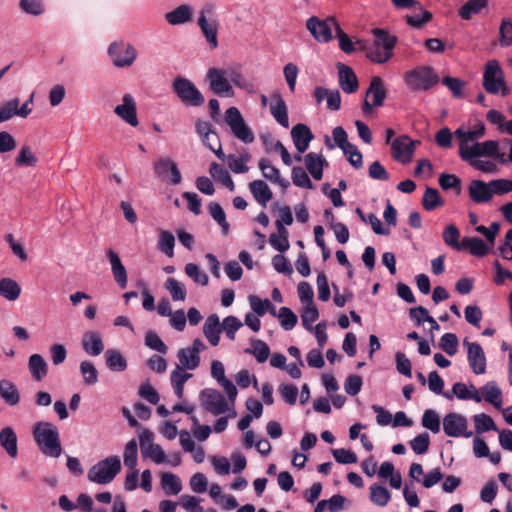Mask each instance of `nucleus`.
<instances>
[{"mask_svg": "<svg viewBox=\"0 0 512 512\" xmlns=\"http://www.w3.org/2000/svg\"><path fill=\"white\" fill-rule=\"evenodd\" d=\"M246 354L253 355L257 362L264 363L270 355L269 346L262 340L252 339L250 347L244 350Z\"/></svg>", "mask_w": 512, "mask_h": 512, "instance_id": "nucleus-43", "label": "nucleus"}, {"mask_svg": "<svg viewBox=\"0 0 512 512\" xmlns=\"http://www.w3.org/2000/svg\"><path fill=\"white\" fill-rule=\"evenodd\" d=\"M173 92L187 106L199 107L205 98L195 84L184 77H177L172 83Z\"/></svg>", "mask_w": 512, "mask_h": 512, "instance_id": "nucleus-8", "label": "nucleus"}, {"mask_svg": "<svg viewBox=\"0 0 512 512\" xmlns=\"http://www.w3.org/2000/svg\"><path fill=\"white\" fill-rule=\"evenodd\" d=\"M453 394L460 400H473L477 403L482 401V397L474 385H466L457 382L453 385Z\"/></svg>", "mask_w": 512, "mask_h": 512, "instance_id": "nucleus-38", "label": "nucleus"}, {"mask_svg": "<svg viewBox=\"0 0 512 512\" xmlns=\"http://www.w3.org/2000/svg\"><path fill=\"white\" fill-rule=\"evenodd\" d=\"M174 246V235L170 231L161 230L159 232L158 249L167 257L171 258L174 256Z\"/></svg>", "mask_w": 512, "mask_h": 512, "instance_id": "nucleus-50", "label": "nucleus"}, {"mask_svg": "<svg viewBox=\"0 0 512 512\" xmlns=\"http://www.w3.org/2000/svg\"><path fill=\"white\" fill-rule=\"evenodd\" d=\"M185 370L182 366L176 365L170 375L171 386L178 399L183 398L184 385L192 377V374Z\"/></svg>", "mask_w": 512, "mask_h": 512, "instance_id": "nucleus-31", "label": "nucleus"}, {"mask_svg": "<svg viewBox=\"0 0 512 512\" xmlns=\"http://www.w3.org/2000/svg\"><path fill=\"white\" fill-rule=\"evenodd\" d=\"M250 159L251 156L248 153L241 154L239 157L230 154L227 156V164L229 169L234 173H246L249 170L247 163Z\"/></svg>", "mask_w": 512, "mask_h": 512, "instance_id": "nucleus-49", "label": "nucleus"}, {"mask_svg": "<svg viewBox=\"0 0 512 512\" xmlns=\"http://www.w3.org/2000/svg\"><path fill=\"white\" fill-rule=\"evenodd\" d=\"M469 194L474 202H488L492 198L490 182L486 184L481 180H473L469 186Z\"/></svg>", "mask_w": 512, "mask_h": 512, "instance_id": "nucleus-33", "label": "nucleus"}, {"mask_svg": "<svg viewBox=\"0 0 512 512\" xmlns=\"http://www.w3.org/2000/svg\"><path fill=\"white\" fill-rule=\"evenodd\" d=\"M82 348L90 356H98L104 350L102 336L96 331H87L82 338Z\"/></svg>", "mask_w": 512, "mask_h": 512, "instance_id": "nucleus-28", "label": "nucleus"}, {"mask_svg": "<svg viewBox=\"0 0 512 512\" xmlns=\"http://www.w3.org/2000/svg\"><path fill=\"white\" fill-rule=\"evenodd\" d=\"M154 172L162 181L178 185L182 181L181 172L177 163L169 157H161L154 162Z\"/></svg>", "mask_w": 512, "mask_h": 512, "instance_id": "nucleus-15", "label": "nucleus"}, {"mask_svg": "<svg viewBox=\"0 0 512 512\" xmlns=\"http://www.w3.org/2000/svg\"><path fill=\"white\" fill-rule=\"evenodd\" d=\"M369 490L371 501L380 507L386 506L391 499L390 492L384 486L373 484Z\"/></svg>", "mask_w": 512, "mask_h": 512, "instance_id": "nucleus-52", "label": "nucleus"}, {"mask_svg": "<svg viewBox=\"0 0 512 512\" xmlns=\"http://www.w3.org/2000/svg\"><path fill=\"white\" fill-rule=\"evenodd\" d=\"M177 357L179 361L177 366H182L187 370H195L200 365V356L196 355L188 347L180 349Z\"/></svg>", "mask_w": 512, "mask_h": 512, "instance_id": "nucleus-46", "label": "nucleus"}, {"mask_svg": "<svg viewBox=\"0 0 512 512\" xmlns=\"http://www.w3.org/2000/svg\"><path fill=\"white\" fill-rule=\"evenodd\" d=\"M211 377L224 389L225 392H230L231 396L237 393L236 386L226 378L225 367L219 360H213L211 363Z\"/></svg>", "mask_w": 512, "mask_h": 512, "instance_id": "nucleus-30", "label": "nucleus"}, {"mask_svg": "<svg viewBox=\"0 0 512 512\" xmlns=\"http://www.w3.org/2000/svg\"><path fill=\"white\" fill-rule=\"evenodd\" d=\"M113 112L127 125L134 128L139 125L137 104L134 96L131 93H125L122 96L121 103L114 107Z\"/></svg>", "mask_w": 512, "mask_h": 512, "instance_id": "nucleus-16", "label": "nucleus"}, {"mask_svg": "<svg viewBox=\"0 0 512 512\" xmlns=\"http://www.w3.org/2000/svg\"><path fill=\"white\" fill-rule=\"evenodd\" d=\"M230 71H237L236 68L229 67L227 69H220L211 67L207 70L206 80L209 84V89L220 97H233L235 95L233 89V82L229 77Z\"/></svg>", "mask_w": 512, "mask_h": 512, "instance_id": "nucleus-7", "label": "nucleus"}, {"mask_svg": "<svg viewBox=\"0 0 512 512\" xmlns=\"http://www.w3.org/2000/svg\"><path fill=\"white\" fill-rule=\"evenodd\" d=\"M288 237L289 232L286 227L278 223L277 233L270 235L269 242L275 250L283 253L290 247Z\"/></svg>", "mask_w": 512, "mask_h": 512, "instance_id": "nucleus-44", "label": "nucleus"}, {"mask_svg": "<svg viewBox=\"0 0 512 512\" xmlns=\"http://www.w3.org/2000/svg\"><path fill=\"white\" fill-rule=\"evenodd\" d=\"M338 78H339V86L341 89L348 93H354L358 89V79L352 68L349 66L338 63Z\"/></svg>", "mask_w": 512, "mask_h": 512, "instance_id": "nucleus-23", "label": "nucleus"}, {"mask_svg": "<svg viewBox=\"0 0 512 512\" xmlns=\"http://www.w3.org/2000/svg\"><path fill=\"white\" fill-rule=\"evenodd\" d=\"M214 13V4L206 3L201 7L197 20L200 31L211 49H215L219 45L217 38L219 23L215 18Z\"/></svg>", "mask_w": 512, "mask_h": 512, "instance_id": "nucleus-6", "label": "nucleus"}, {"mask_svg": "<svg viewBox=\"0 0 512 512\" xmlns=\"http://www.w3.org/2000/svg\"><path fill=\"white\" fill-rule=\"evenodd\" d=\"M185 273L188 277H190L196 284L201 286H206L209 282L208 275L200 270L198 265L194 263H188L185 266Z\"/></svg>", "mask_w": 512, "mask_h": 512, "instance_id": "nucleus-62", "label": "nucleus"}, {"mask_svg": "<svg viewBox=\"0 0 512 512\" xmlns=\"http://www.w3.org/2000/svg\"><path fill=\"white\" fill-rule=\"evenodd\" d=\"M455 136L459 140V154L462 153L465 148L468 149L471 145L479 138H482L485 134V125L479 121L471 130H465L463 127H459L454 132Z\"/></svg>", "mask_w": 512, "mask_h": 512, "instance_id": "nucleus-20", "label": "nucleus"}, {"mask_svg": "<svg viewBox=\"0 0 512 512\" xmlns=\"http://www.w3.org/2000/svg\"><path fill=\"white\" fill-rule=\"evenodd\" d=\"M258 167L261 170L263 177L271 183L278 184L283 190L290 186V182L281 177L280 170L273 166L266 158L259 160Z\"/></svg>", "mask_w": 512, "mask_h": 512, "instance_id": "nucleus-26", "label": "nucleus"}, {"mask_svg": "<svg viewBox=\"0 0 512 512\" xmlns=\"http://www.w3.org/2000/svg\"><path fill=\"white\" fill-rule=\"evenodd\" d=\"M121 470V461L118 456H109L93 465L87 477L89 481L105 485L113 481Z\"/></svg>", "mask_w": 512, "mask_h": 512, "instance_id": "nucleus-5", "label": "nucleus"}, {"mask_svg": "<svg viewBox=\"0 0 512 512\" xmlns=\"http://www.w3.org/2000/svg\"><path fill=\"white\" fill-rule=\"evenodd\" d=\"M224 120L237 139L246 144L254 141V133L245 123V120L237 107L233 106L228 108L225 112Z\"/></svg>", "mask_w": 512, "mask_h": 512, "instance_id": "nucleus-12", "label": "nucleus"}, {"mask_svg": "<svg viewBox=\"0 0 512 512\" xmlns=\"http://www.w3.org/2000/svg\"><path fill=\"white\" fill-rule=\"evenodd\" d=\"M20 108V99L15 97L0 106V123L9 121L14 116L25 119Z\"/></svg>", "mask_w": 512, "mask_h": 512, "instance_id": "nucleus-39", "label": "nucleus"}, {"mask_svg": "<svg viewBox=\"0 0 512 512\" xmlns=\"http://www.w3.org/2000/svg\"><path fill=\"white\" fill-rule=\"evenodd\" d=\"M463 347L467 351V361L470 369L476 375H482L486 372L487 360L486 355L477 342H470L467 338L463 340Z\"/></svg>", "mask_w": 512, "mask_h": 512, "instance_id": "nucleus-17", "label": "nucleus"}, {"mask_svg": "<svg viewBox=\"0 0 512 512\" xmlns=\"http://www.w3.org/2000/svg\"><path fill=\"white\" fill-rule=\"evenodd\" d=\"M106 254L115 282L119 285L120 288H126L128 283V275L125 266L121 262L120 256L113 249H108Z\"/></svg>", "mask_w": 512, "mask_h": 512, "instance_id": "nucleus-22", "label": "nucleus"}, {"mask_svg": "<svg viewBox=\"0 0 512 512\" xmlns=\"http://www.w3.org/2000/svg\"><path fill=\"white\" fill-rule=\"evenodd\" d=\"M406 86L412 91H427L439 82V77L430 66H419L404 75Z\"/></svg>", "mask_w": 512, "mask_h": 512, "instance_id": "nucleus-4", "label": "nucleus"}, {"mask_svg": "<svg viewBox=\"0 0 512 512\" xmlns=\"http://www.w3.org/2000/svg\"><path fill=\"white\" fill-rule=\"evenodd\" d=\"M483 86L491 94L502 92L503 95H506L508 93L505 87L504 72L498 61L490 60L486 63L483 74Z\"/></svg>", "mask_w": 512, "mask_h": 512, "instance_id": "nucleus-10", "label": "nucleus"}, {"mask_svg": "<svg viewBox=\"0 0 512 512\" xmlns=\"http://www.w3.org/2000/svg\"><path fill=\"white\" fill-rule=\"evenodd\" d=\"M0 445L11 458L18 455L17 435L12 427L7 426L1 429Z\"/></svg>", "mask_w": 512, "mask_h": 512, "instance_id": "nucleus-34", "label": "nucleus"}, {"mask_svg": "<svg viewBox=\"0 0 512 512\" xmlns=\"http://www.w3.org/2000/svg\"><path fill=\"white\" fill-rule=\"evenodd\" d=\"M443 430L449 437H464L469 438L473 432L468 430L467 419L457 413H448L443 418Z\"/></svg>", "mask_w": 512, "mask_h": 512, "instance_id": "nucleus-18", "label": "nucleus"}, {"mask_svg": "<svg viewBox=\"0 0 512 512\" xmlns=\"http://www.w3.org/2000/svg\"><path fill=\"white\" fill-rule=\"evenodd\" d=\"M270 112L275 121L284 128L289 127L287 106L280 94L274 93L269 104Z\"/></svg>", "mask_w": 512, "mask_h": 512, "instance_id": "nucleus-24", "label": "nucleus"}, {"mask_svg": "<svg viewBox=\"0 0 512 512\" xmlns=\"http://www.w3.org/2000/svg\"><path fill=\"white\" fill-rule=\"evenodd\" d=\"M249 190L254 199L263 207H265L273 197L272 190L263 180H254L250 182Z\"/></svg>", "mask_w": 512, "mask_h": 512, "instance_id": "nucleus-32", "label": "nucleus"}, {"mask_svg": "<svg viewBox=\"0 0 512 512\" xmlns=\"http://www.w3.org/2000/svg\"><path fill=\"white\" fill-rule=\"evenodd\" d=\"M277 316L282 328L286 331L293 329L297 324L296 314L288 307H281Z\"/></svg>", "mask_w": 512, "mask_h": 512, "instance_id": "nucleus-64", "label": "nucleus"}, {"mask_svg": "<svg viewBox=\"0 0 512 512\" xmlns=\"http://www.w3.org/2000/svg\"><path fill=\"white\" fill-rule=\"evenodd\" d=\"M21 286L12 278L4 277L0 279V296L7 301H16L21 294Z\"/></svg>", "mask_w": 512, "mask_h": 512, "instance_id": "nucleus-37", "label": "nucleus"}, {"mask_svg": "<svg viewBox=\"0 0 512 512\" xmlns=\"http://www.w3.org/2000/svg\"><path fill=\"white\" fill-rule=\"evenodd\" d=\"M28 369L35 381L43 380L48 373V364L40 354H32L28 359Z\"/></svg>", "mask_w": 512, "mask_h": 512, "instance_id": "nucleus-35", "label": "nucleus"}, {"mask_svg": "<svg viewBox=\"0 0 512 512\" xmlns=\"http://www.w3.org/2000/svg\"><path fill=\"white\" fill-rule=\"evenodd\" d=\"M199 400L206 411L214 416H219L227 411V403L230 401V398L228 396L225 397L216 389L205 388L200 392Z\"/></svg>", "mask_w": 512, "mask_h": 512, "instance_id": "nucleus-14", "label": "nucleus"}, {"mask_svg": "<svg viewBox=\"0 0 512 512\" xmlns=\"http://www.w3.org/2000/svg\"><path fill=\"white\" fill-rule=\"evenodd\" d=\"M124 465L130 469L136 468L138 458V446L135 439H131L125 445Z\"/></svg>", "mask_w": 512, "mask_h": 512, "instance_id": "nucleus-58", "label": "nucleus"}, {"mask_svg": "<svg viewBox=\"0 0 512 512\" xmlns=\"http://www.w3.org/2000/svg\"><path fill=\"white\" fill-rule=\"evenodd\" d=\"M194 9L190 4L183 3L164 14V19L171 26H181L193 20Z\"/></svg>", "mask_w": 512, "mask_h": 512, "instance_id": "nucleus-21", "label": "nucleus"}, {"mask_svg": "<svg viewBox=\"0 0 512 512\" xmlns=\"http://www.w3.org/2000/svg\"><path fill=\"white\" fill-rule=\"evenodd\" d=\"M248 301L252 312L260 317L264 316L270 308H273V304L269 299L262 300L256 295H250Z\"/></svg>", "mask_w": 512, "mask_h": 512, "instance_id": "nucleus-57", "label": "nucleus"}, {"mask_svg": "<svg viewBox=\"0 0 512 512\" xmlns=\"http://www.w3.org/2000/svg\"><path fill=\"white\" fill-rule=\"evenodd\" d=\"M304 163L307 171L315 180L322 179L323 169L325 166L328 165V162L323 156L317 153L310 152L305 155Z\"/></svg>", "mask_w": 512, "mask_h": 512, "instance_id": "nucleus-29", "label": "nucleus"}, {"mask_svg": "<svg viewBox=\"0 0 512 512\" xmlns=\"http://www.w3.org/2000/svg\"><path fill=\"white\" fill-rule=\"evenodd\" d=\"M505 146L509 147V155L499 151L500 142L497 140H487L484 142H475L470 148L460 153L461 159H472L480 157H493L499 164L505 165L507 162L512 163V139L504 138L501 141Z\"/></svg>", "mask_w": 512, "mask_h": 512, "instance_id": "nucleus-3", "label": "nucleus"}, {"mask_svg": "<svg viewBox=\"0 0 512 512\" xmlns=\"http://www.w3.org/2000/svg\"><path fill=\"white\" fill-rule=\"evenodd\" d=\"M222 332V325L219 316L211 314L203 324V334L212 346H217L220 341V334Z\"/></svg>", "mask_w": 512, "mask_h": 512, "instance_id": "nucleus-27", "label": "nucleus"}, {"mask_svg": "<svg viewBox=\"0 0 512 512\" xmlns=\"http://www.w3.org/2000/svg\"><path fill=\"white\" fill-rule=\"evenodd\" d=\"M463 247L469 249L470 253L475 256H485L488 253V247L485 242L478 237H466L462 240Z\"/></svg>", "mask_w": 512, "mask_h": 512, "instance_id": "nucleus-53", "label": "nucleus"}, {"mask_svg": "<svg viewBox=\"0 0 512 512\" xmlns=\"http://www.w3.org/2000/svg\"><path fill=\"white\" fill-rule=\"evenodd\" d=\"M372 34L374 41L371 45L363 40H356L358 49L365 51L367 58L372 62L383 64L393 56L397 38L379 28L373 29Z\"/></svg>", "mask_w": 512, "mask_h": 512, "instance_id": "nucleus-1", "label": "nucleus"}, {"mask_svg": "<svg viewBox=\"0 0 512 512\" xmlns=\"http://www.w3.org/2000/svg\"><path fill=\"white\" fill-rule=\"evenodd\" d=\"M413 9L414 11H418V13L408 15L406 17L407 23L412 27L419 28L432 18V14L424 10L421 4L417 5Z\"/></svg>", "mask_w": 512, "mask_h": 512, "instance_id": "nucleus-59", "label": "nucleus"}, {"mask_svg": "<svg viewBox=\"0 0 512 512\" xmlns=\"http://www.w3.org/2000/svg\"><path fill=\"white\" fill-rule=\"evenodd\" d=\"M416 144L417 142L407 135L396 137L391 142V155L393 159L402 164H408L413 158Z\"/></svg>", "mask_w": 512, "mask_h": 512, "instance_id": "nucleus-19", "label": "nucleus"}, {"mask_svg": "<svg viewBox=\"0 0 512 512\" xmlns=\"http://www.w3.org/2000/svg\"><path fill=\"white\" fill-rule=\"evenodd\" d=\"M422 203L423 207L427 211H432L441 206L443 204V200L441 199L437 189L428 187L424 192Z\"/></svg>", "mask_w": 512, "mask_h": 512, "instance_id": "nucleus-55", "label": "nucleus"}, {"mask_svg": "<svg viewBox=\"0 0 512 512\" xmlns=\"http://www.w3.org/2000/svg\"><path fill=\"white\" fill-rule=\"evenodd\" d=\"M422 426L432 433H438L441 429L440 417L436 411L427 409L422 416Z\"/></svg>", "mask_w": 512, "mask_h": 512, "instance_id": "nucleus-60", "label": "nucleus"}, {"mask_svg": "<svg viewBox=\"0 0 512 512\" xmlns=\"http://www.w3.org/2000/svg\"><path fill=\"white\" fill-rule=\"evenodd\" d=\"M208 211L212 219L221 227L222 234L228 235L230 225L226 219V214L221 205L217 202H211L208 205Z\"/></svg>", "mask_w": 512, "mask_h": 512, "instance_id": "nucleus-47", "label": "nucleus"}, {"mask_svg": "<svg viewBox=\"0 0 512 512\" xmlns=\"http://www.w3.org/2000/svg\"><path fill=\"white\" fill-rule=\"evenodd\" d=\"M0 397L10 406H15L20 401V394L15 386L10 380H0Z\"/></svg>", "mask_w": 512, "mask_h": 512, "instance_id": "nucleus-40", "label": "nucleus"}, {"mask_svg": "<svg viewBox=\"0 0 512 512\" xmlns=\"http://www.w3.org/2000/svg\"><path fill=\"white\" fill-rule=\"evenodd\" d=\"M33 438L46 457L58 458L62 454V446L58 428L50 422H37L33 427Z\"/></svg>", "mask_w": 512, "mask_h": 512, "instance_id": "nucleus-2", "label": "nucleus"}, {"mask_svg": "<svg viewBox=\"0 0 512 512\" xmlns=\"http://www.w3.org/2000/svg\"><path fill=\"white\" fill-rule=\"evenodd\" d=\"M165 288L168 290L171 298L175 302H184L186 300L187 291L183 283L173 277L166 280Z\"/></svg>", "mask_w": 512, "mask_h": 512, "instance_id": "nucleus-48", "label": "nucleus"}, {"mask_svg": "<svg viewBox=\"0 0 512 512\" xmlns=\"http://www.w3.org/2000/svg\"><path fill=\"white\" fill-rule=\"evenodd\" d=\"M222 331L230 340L235 339L236 332L243 326V323L235 316H227L223 319Z\"/></svg>", "mask_w": 512, "mask_h": 512, "instance_id": "nucleus-61", "label": "nucleus"}, {"mask_svg": "<svg viewBox=\"0 0 512 512\" xmlns=\"http://www.w3.org/2000/svg\"><path fill=\"white\" fill-rule=\"evenodd\" d=\"M340 26L334 17L320 19L317 16L310 17L306 22V28L312 37L320 43H328L332 40V31L336 32V27Z\"/></svg>", "mask_w": 512, "mask_h": 512, "instance_id": "nucleus-11", "label": "nucleus"}, {"mask_svg": "<svg viewBox=\"0 0 512 512\" xmlns=\"http://www.w3.org/2000/svg\"><path fill=\"white\" fill-rule=\"evenodd\" d=\"M486 5V0H469L460 8L459 15L462 19L468 20L473 15L479 13Z\"/></svg>", "mask_w": 512, "mask_h": 512, "instance_id": "nucleus-54", "label": "nucleus"}, {"mask_svg": "<svg viewBox=\"0 0 512 512\" xmlns=\"http://www.w3.org/2000/svg\"><path fill=\"white\" fill-rule=\"evenodd\" d=\"M79 370L86 385L91 386L98 382V371L91 361H82L79 365Z\"/></svg>", "mask_w": 512, "mask_h": 512, "instance_id": "nucleus-51", "label": "nucleus"}, {"mask_svg": "<svg viewBox=\"0 0 512 512\" xmlns=\"http://www.w3.org/2000/svg\"><path fill=\"white\" fill-rule=\"evenodd\" d=\"M111 62L116 68H128L137 58V50L131 43L125 41L112 42L107 50Z\"/></svg>", "mask_w": 512, "mask_h": 512, "instance_id": "nucleus-9", "label": "nucleus"}, {"mask_svg": "<svg viewBox=\"0 0 512 512\" xmlns=\"http://www.w3.org/2000/svg\"><path fill=\"white\" fill-rule=\"evenodd\" d=\"M478 391L482 399L492 404L495 408L500 409L502 407V392L496 382H487Z\"/></svg>", "mask_w": 512, "mask_h": 512, "instance_id": "nucleus-36", "label": "nucleus"}, {"mask_svg": "<svg viewBox=\"0 0 512 512\" xmlns=\"http://www.w3.org/2000/svg\"><path fill=\"white\" fill-rule=\"evenodd\" d=\"M161 488L167 495H177L182 490V483L177 475L164 472L161 474Z\"/></svg>", "mask_w": 512, "mask_h": 512, "instance_id": "nucleus-42", "label": "nucleus"}, {"mask_svg": "<svg viewBox=\"0 0 512 512\" xmlns=\"http://www.w3.org/2000/svg\"><path fill=\"white\" fill-rule=\"evenodd\" d=\"M319 312L317 307L314 305V303L311 304H304L302 313H301V320L302 325L308 330L312 331L313 326L312 324L318 319Z\"/></svg>", "mask_w": 512, "mask_h": 512, "instance_id": "nucleus-56", "label": "nucleus"}, {"mask_svg": "<svg viewBox=\"0 0 512 512\" xmlns=\"http://www.w3.org/2000/svg\"><path fill=\"white\" fill-rule=\"evenodd\" d=\"M293 143L299 153H304L312 139L314 138L311 130L305 124H297L291 129Z\"/></svg>", "mask_w": 512, "mask_h": 512, "instance_id": "nucleus-25", "label": "nucleus"}, {"mask_svg": "<svg viewBox=\"0 0 512 512\" xmlns=\"http://www.w3.org/2000/svg\"><path fill=\"white\" fill-rule=\"evenodd\" d=\"M385 98L386 89L382 79L379 76L372 77L362 104L363 113L368 115L372 112L373 108L383 106Z\"/></svg>", "mask_w": 512, "mask_h": 512, "instance_id": "nucleus-13", "label": "nucleus"}, {"mask_svg": "<svg viewBox=\"0 0 512 512\" xmlns=\"http://www.w3.org/2000/svg\"><path fill=\"white\" fill-rule=\"evenodd\" d=\"M209 173L215 181L223 184L231 192L235 190V184L229 172L220 164L216 162L211 163L209 167Z\"/></svg>", "mask_w": 512, "mask_h": 512, "instance_id": "nucleus-41", "label": "nucleus"}, {"mask_svg": "<svg viewBox=\"0 0 512 512\" xmlns=\"http://www.w3.org/2000/svg\"><path fill=\"white\" fill-rule=\"evenodd\" d=\"M475 431L479 434L490 430L497 431L494 420L487 414L481 413L474 416Z\"/></svg>", "mask_w": 512, "mask_h": 512, "instance_id": "nucleus-63", "label": "nucleus"}, {"mask_svg": "<svg viewBox=\"0 0 512 512\" xmlns=\"http://www.w3.org/2000/svg\"><path fill=\"white\" fill-rule=\"evenodd\" d=\"M106 365L109 370L122 372L127 368V361L116 349H108L105 352Z\"/></svg>", "mask_w": 512, "mask_h": 512, "instance_id": "nucleus-45", "label": "nucleus"}]
</instances>
